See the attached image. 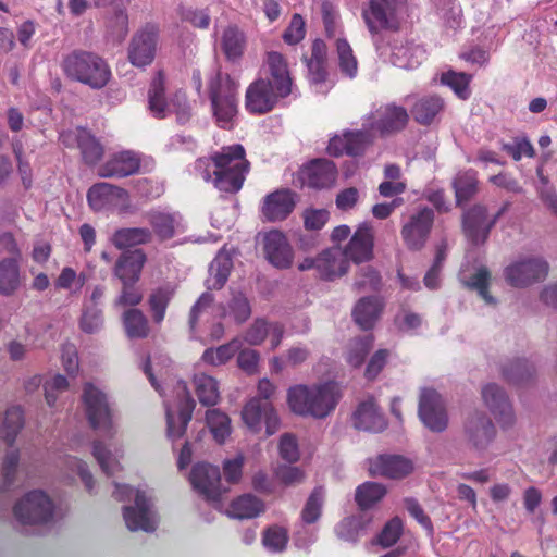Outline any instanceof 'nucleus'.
Returning a JSON list of instances; mask_svg holds the SVG:
<instances>
[{"mask_svg": "<svg viewBox=\"0 0 557 557\" xmlns=\"http://www.w3.org/2000/svg\"><path fill=\"white\" fill-rule=\"evenodd\" d=\"M249 162L245 158L242 145L223 147L211 159L199 158L195 163V172L205 182H212L221 191L235 194L243 187Z\"/></svg>", "mask_w": 557, "mask_h": 557, "instance_id": "1", "label": "nucleus"}, {"mask_svg": "<svg viewBox=\"0 0 557 557\" xmlns=\"http://www.w3.org/2000/svg\"><path fill=\"white\" fill-rule=\"evenodd\" d=\"M341 397L338 385L332 381L312 386L299 384L288 389L287 404L297 416L324 419L335 410Z\"/></svg>", "mask_w": 557, "mask_h": 557, "instance_id": "2", "label": "nucleus"}, {"mask_svg": "<svg viewBox=\"0 0 557 557\" xmlns=\"http://www.w3.org/2000/svg\"><path fill=\"white\" fill-rule=\"evenodd\" d=\"M62 70L69 78L95 89L104 87L111 76L107 62L98 54L85 50L69 53L62 61Z\"/></svg>", "mask_w": 557, "mask_h": 557, "instance_id": "3", "label": "nucleus"}, {"mask_svg": "<svg viewBox=\"0 0 557 557\" xmlns=\"http://www.w3.org/2000/svg\"><path fill=\"white\" fill-rule=\"evenodd\" d=\"M409 17L408 0H369L368 7L362 10V18L373 36L382 29L399 32Z\"/></svg>", "mask_w": 557, "mask_h": 557, "instance_id": "4", "label": "nucleus"}, {"mask_svg": "<svg viewBox=\"0 0 557 557\" xmlns=\"http://www.w3.org/2000/svg\"><path fill=\"white\" fill-rule=\"evenodd\" d=\"M260 78L250 84L246 91V108L252 113H265L276 103L278 83V54L268 52L267 60L260 70Z\"/></svg>", "mask_w": 557, "mask_h": 557, "instance_id": "5", "label": "nucleus"}, {"mask_svg": "<svg viewBox=\"0 0 557 557\" xmlns=\"http://www.w3.org/2000/svg\"><path fill=\"white\" fill-rule=\"evenodd\" d=\"M113 496L117 500L131 499L134 496V505L125 506L123 518L131 531L153 532L158 527V515L150 496L145 491H134L128 485L115 484Z\"/></svg>", "mask_w": 557, "mask_h": 557, "instance_id": "6", "label": "nucleus"}, {"mask_svg": "<svg viewBox=\"0 0 557 557\" xmlns=\"http://www.w3.org/2000/svg\"><path fill=\"white\" fill-rule=\"evenodd\" d=\"M237 90L238 83L220 71L209 83L213 115L221 127H227L237 113Z\"/></svg>", "mask_w": 557, "mask_h": 557, "instance_id": "7", "label": "nucleus"}, {"mask_svg": "<svg viewBox=\"0 0 557 557\" xmlns=\"http://www.w3.org/2000/svg\"><path fill=\"white\" fill-rule=\"evenodd\" d=\"M82 403L89 425L94 430L102 431L108 437H113L116 433V424L106 393L94 384L87 383L83 388Z\"/></svg>", "mask_w": 557, "mask_h": 557, "instance_id": "8", "label": "nucleus"}, {"mask_svg": "<svg viewBox=\"0 0 557 557\" xmlns=\"http://www.w3.org/2000/svg\"><path fill=\"white\" fill-rule=\"evenodd\" d=\"M175 388L177 405L165 406L166 433L171 441H176L185 434L196 406L185 382L178 381Z\"/></svg>", "mask_w": 557, "mask_h": 557, "instance_id": "9", "label": "nucleus"}, {"mask_svg": "<svg viewBox=\"0 0 557 557\" xmlns=\"http://www.w3.org/2000/svg\"><path fill=\"white\" fill-rule=\"evenodd\" d=\"M418 416L425 428L442 433L448 426V414L441 394L432 387L420 392Z\"/></svg>", "mask_w": 557, "mask_h": 557, "instance_id": "10", "label": "nucleus"}, {"mask_svg": "<svg viewBox=\"0 0 557 557\" xmlns=\"http://www.w3.org/2000/svg\"><path fill=\"white\" fill-rule=\"evenodd\" d=\"M549 265L539 257L523 258L512 262L504 270L506 282L513 287H527L544 281L548 275Z\"/></svg>", "mask_w": 557, "mask_h": 557, "instance_id": "11", "label": "nucleus"}, {"mask_svg": "<svg viewBox=\"0 0 557 557\" xmlns=\"http://www.w3.org/2000/svg\"><path fill=\"white\" fill-rule=\"evenodd\" d=\"M434 219V211L428 207L409 215L400 230L403 242L409 250L419 251L426 245Z\"/></svg>", "mask_w": 557, "mask_h": 557, "instance_id": "12", "label": "nucleus"}, {"mask_svg": "<svg viewBox=\"0 0 557 557\" xmlns=\"http://www.w3.org/2000/svg\"><path fill=\"white\" fill-rule=\"evenodd\" d=\"M373 124L367 122L363 124L362 129L347 131L342 136L331 138L327 151L334 157H341L343 154L351 157L362 156L368 147L373 144Z\"/></svg>", "mask_w": 557, "mask_h": 557, "instance_id": "13", "label": "nucleus"}, {"mask_svg": "<svg viewBox=\"0 0 557 557\" xmlns=\"http://www.w3.org/2000/svg\"><path fill=\"white\" fill-rule=\"evenodd\" d=\"M53 515V504L42 491L27 493L14 507V516L24 524L47 522Z\"/></svg>", "mask_w": 557, "mask_h": 557, "instance_id": "14", "label": "nucleus"}, {"mask_svg": "<svg viewBox=\"0 0 557 557\" xmlns=\"http://www.w3.org/2000/svg\"><path fill=\"white\" fill-rule=\"evenodd\" d=\"M189 482L199 495L214 506L226 492L221 484L220 469L209 463L195 465L189 474Z\"/></svg>", "mask_w": 557, "mask_h": 557, "instance_id": "15", "label": "nucleus"}, {"mask_svg": "<svg viewBox=\"0 0 557 557\" xmlns=\"http://www.w3.org/2000/svg\"><path fill=\"white\" fill-rule=\"evenodd\" d=\"M87 200L91 209L95 211H126L131 206L128 193L125 189L109 183H98L92 185L87 193Z\"/></svg>", "mask_w": 557, "mask_h": 557, "instance_id": "16", "label": "nucleus"}, {"mask_svg": "<svg viewBox=\"0 0 557 557\" xmlns=\"http://www.w3.org/2000/svg\"><path fill=\"white\" fill-rule=\"evenodd\" d=\"M159 39L158 28L147 26L134 35L128 47V59L137 67L152 63Z\"/></svg>", "mask_w": 557, "mask_h": 557, "instance_id": "17", "label": "nucleus"}, {"mask_svg": "<svg viewBox=\"0 0 557 557\" xmlns=\"http://www.w3.org/2000/svg\"><path fill=\"white\" fill-rule=\"evenodd\" d=\"M462 232L472 245L484 244L493 226H490L487 208L484 205L475 203L465 210L461 218Z\"/></svg>", "mask_w": 557, "mask_h": 557, "instance_id": "18", "label": "nucleus"}, {"mask_svg": "<svg viewBox=\"0 0 557 557\" xmlns=\"http://www.w3.org/2000/svg\"><path fill=\"white\" fill-rule=\"evenodd\" d=\"M463 431L468 445L475 450L486 449L496 434L492 420L485 413L479 411L467 418Z\"/></svg>", "mask_w": 557, "mask_h": 557, "instance_id": "19", "label": "nucleus"}, {"mask_svg": "<svg viewBox=\"0 0 557 557\" xmlns=\"http://www.w3.org/2000/svg\"><path fill=\"white\" fill-rule=\"evenodd\" d=\"M374 234L369 223H362L358 226L349 243L345 246L342 253L346 260L354 263L368 262L373 258Z\"/></svg>", "mask_w": 557, "mask_h": 557, "instance_id": "20", "label": "nucleus"}, {"mask_svg": "<svg viewBox=\"0 0 557 557\" xmlns=\"http://www.w3.org/2000/svg\"><path fill=\"white\" fill-rule=\"evenodd\" d=\"M369 470L372 476L401 480L413 472L414 465L401 455H380L371 461Z\"/></svg>", "mask_w": 557, "mask_h": 557, "instance_id": "21", "label": "nucleus"}, {"mask_svg": "<svg viewBox=\"0 0 557 557\" xmlns=\"http://www.w3.org/2000/svg\"><path fill=\"white\" fill-rule=\"evenodd\" d=\"M379 117L368 116L369 124H373V131L376 129L381 135H389L403 131L408 122L409 114L406 108L389 103L379 110Z\"/></svg>", "mask_w": 557, "mask_h": 557, "instance_id": "22", "label": "nucleus"}, {"mask_svg": "<svg viewBox=\"0 0 557 557\" xmlns=\"http://www.w3.org/2000/svg\"><path fill=\"white\" fill-rule=\"evenodd\" d=\"M388 44L391 46L389 60L393 65L399 69H414L421 63L424 57L425 51L419 45H416L407 38L393 36Z\"/></svg>", "mask_w": 557, "mask_h": 557, "instance_id": "23", "label": "nucleus"}, {"mask_svg": "<svg viewBox=\"0 0 557 557\" xmlns=\"http://www.w3.org/2000/svg\"><path fill=\"white\" fill-rule=\"evenodd\" d=\"M242 418L245 424L252 430H257L261 421H264L267 424V433L269 435L275 433L274 407L270 400H261L260 398L250 399L242 411Z\"/></svg>", "mask_w": 557, "mask_h": 557, "instance_id": "24", "label": "nucleus"}, {"mask_svg": "<svg viewBox=\"0 0 557 557\" xmlns=\"http://www.w3.org/2000/svg\"><path fill=\"white\" fill-rule=\"evenodd\" d=\"M482 397L496 420L503 426L513 423V411L505 391L497 384H487L482 389Z\"/></svg>", "mask_w": 557, "mask_h": 557, "instance_id": "25", "label": "nucleus"}, {"mask_svg": "<svg viewBox=\"0 0 557 557\" xmlns=\"http://www.w3.org/2000/svg\"><path fill=\"white\" fill-rule=\"evenodd\" d=\"M301 175L306 184L311 188H329L336 181L337 169L334 162L330 160L317 159L302 169Z\"/></svg>", "mask_w": 557, "mask_h": 557, "instance_id": "26", "label": "nucleus"}, {"mask_svg": "<svg viewBox=\"0 0 557 557\" xmlns=\"http://www.w3.org/2000/svg\"><path fill=\"white\" fill-rule=\"evenodd\" d=\"M60 138L65 146H72L76 143L84 161L88 164L97 163L103 154L102 146L84 128L63 132Z\"/></svg>", "mask_w": 557, "mask_h": 557, "instance_id": "27", "label": "nucleus"}, {"mask_svg": "<svg viewBox=\"0 0 557 557\" xmlns=\"http://www.w3.org/2000/svg\"><path fill=\"white\" fill-rule=\"evenodd\" d=\"M146 220L154 234L162 240L172 238L176 232L183 230V220L180 213L166 209H154L146 213Z\"/></svg>", "mask_w": 557, "mask_h": 557, "instance_id": "28", "label": "nucleus"}, {"mask_svg": "<svg viewBox=\"0 0 557 557\" xmlns=\"http://www.w3.org/2000/svg\"><path fill=\"white\" fill-rule=\"evenodd\" d=\"M349 262L339 248L323 250L317 258V271L322 280L333 281L348 272Z\"/></svg>", "mask_w": 557, "mask_h": 557, "instance_id": "29", "label": "nucleus"}, {"mask_svg": "<svg viewBox=\"0 0 557 557\" xmlns=\"http://www.w3.org/2000/svg\"><path fill=\"white\" fill-rule=\"evenodd\" d=\"M352 422L356 429L368 432H381L386 428V422L372 398L358 405Z\"/></svg>", "mask_w": 557, "mask_h": 557, "instance_id": "30", "label": "nucleus"}, {"mask_svg": "<svg viewBox=\"0 0 557 557\" xmlns=\"http://www.w3.org/2000/svg\"><path fill=\"white\" fill-rule=\"evenodd\" d=\"M219 45L225 59L235 63L244 55L247 38L245 33L236 25H228L222 30Z\"/></svg>", "mask_w": 557, "mask_h": 557, "instance_id": "31", "label": "nucleus"}, {"mask_svg": "<svg viewBox=\"0 0 557 557\" xmlns=\"http://www.w3.org/2000/svg\"><path fill=\"white\" fill-rule=\"evenodd\" d=\"M146 260V255L140 249L125 252L117 259L114 274L122 283H136L140 277Z\"/></svg>", "mask_w": 557, "mask_h": 557, "instance_id": "32", "label": "nucleus"}, {"mask_svg": "<svg viewBox=\"0 0 557 557\" xmlns=\"http://www.w3.org/2000/svg\"><path fill=\"white\" fill-rule=\"evenodd\" d=\"M139 159L132 151H123L113 156L99 170L102 177H125L136 173L139 169Z\"/></svg>", "mask_w": 557, "mask_h": 557, "instance_id": "33", "label": "nucleus"}, {"mask_svg": "<svg viewBox=\"0 0 557 557\" xmlns=\"http://www.w3.org/2000/svg\"><path fill=\"white\" fill-rule=\"evenodd\" d=\"M384 304L379 297L368 296L358 300L352 310L356 324L364 330H371L379 320Z\"/></svg>", "mask_w": 557, "mask_h": 557, "instance_id": "34", "label": "nucleus"}, {"mask_svg": "<svg viewBox=\"0 0 557 557\" xmlns=\"http://www.w3.org/2000/svg\"><path fill=\"white\" fill-rule=\"evenodd\" d=\"M445 109V101L437 95H428L419 98L411 108L413 120L423 126L431 125L435 117Z\"/></svg>", "mask_w": 557, "mask_h": 557, "instance_id": "35", "label": "nucleus"}, {"mask_svg": "<svg viewBox=\"0 0 557 557\" xmlns=\"http://www.w3.org/2000/svg\"><path fill=\"white\" fill-rule=\"evenodd\" d=\"M91 453L101 470L107 475H113L122 470L120 460L123 457V450L121 447L116 446L114 447V450H112L103 441L95 440L92 442Z\"/></svg>", "mask_w": 557, "mask_h": 557, "instance_id": "36", "label": "nucleus"}, {"mask_svg": "<svg viewBox=\"0 0 557 557\" xmlns=\"http://www.w3.org/2000/svg\"><path fill=\"white\" fill-rule=\"evenodd\" d=\"M164 77L161 72L152 79L148 91L149 111L154 117L164 119L171 113V99L168 101L164 96Z\"/></svg>", "mask_w": 557, "mask_h": 557, "instance_id": "37", "label": "nucleus"}, {"mask_svg": "<svg viewBox=\"0 0 557 557\" xmlns=\"http://www.w3.org/2000/svg\"><path fill=\"white\" fill-rule=\"evenodd\" d=\"M233 263L230 255L221 250L209 268V277L206 281L208 289H221L226 283Z\"/></svg>", "mask_w": 557, "mask_h": 557, "instance_id": "38", "label": "nucleus"}, {"mask_svg": "<svg viewBox=\"0 0 557 557\" xmlns=\"http://www.w3.org/2000/svg\"><path fill=\"white\" fill-rule=\"evenodd\" d=\"M263 503L251 494L234 499L227 509V516L235 519H251L263 511Z\"/></svg>", "mask_w": 557, "mask_h": 557, "instance_id": "39", "label": "nucleus"}, {"mask_svg": "<svg viewBox=\"0 0 557 557\" xmlns=\"http://www.w3.org/2000/svg\"><path fill=\"white\" fill-rule=\"evenodd\" d=\"M152 232L146 227H125L114 232L111 237L112 244L124 249L151 242Z\"/></svg>", "mask_w": 557, "mask_h": 557, "instance_id": "40", "label": "nucleus"}, {"mask_svg": "<svg viewBox=\"0 0 557 557\" xmlns=\"http://www.w3.org/2000/svg\"><path fill=\"white\" fill-rule=\"evenodd\" d=\"M195 393L203 406H214L220 399V389L216 380L205 373H197L193 379Z\"/></svg>", "mask_w": 557, "mask_h": 557, "instance_id": "41", "label": "nucleus"}, {"mask_svg": "<svg viewBox=\"0 0 557 557\" xmlns=\"http://www.w3.org/2000/svg\"><path fill=\"white\" fill-rule=\"evenodd\" d=\"M205 419L213 440L218 444H224L232 433L230 417L220 409H208Z\"/></svg>", "mask_w": 557, "mask_h": 557, "instance_id": "42", "label": "nucleus"}, {"mask_svg": "<svg viewBox=\"0 0 557 557\" xmlns=\"http://www.w3.org/2000/svg\"><path fill=\"white\" fill-rule=\"evenodd\" d=\"M20 285V267L16 258H7L0 261V294L12 295Z\"/></svg>", "mask_w": 557, "mask_h": 557, "instance_id": "43", "label": "nucleus"}, {"mask_svg": "<svg viewBox=\"0 0 557 557\" xmlns=\"http://www.w3.org/2000/svg\"><path fill=\"white\" fill-rule=\"evenodd\" d=\"M126 336L131 339L146 338L150 327L147 318L139 309H128L122 315Z\"/></svg>", "mask_w": 557, "mask_h": 557, "instance_id": "44", "label": "nucleus"}, {"mask_svg": "<svg viewBox=\"0 0 557 557\" xmlns=\"http://www.w3.org/2000/svg\"><path fill=\"white\" fill-rule=\"evenodd\" d=\"M478 184L479 181L474 171H466L455 177L453 188L458 207L469 201L478 193Z\"/></svg>", "mask_w": 557, "mask_h": 557, "instance_id": "45", "label": "nucleus"}, {"mask_svg": "<svg viewBox=\"0 0 557 557\" xmlns=\"http://www.w3.org/2000/svg\"><path fill=\"white\" fill-rule=\"evenodd\" d=\"M174 296V288L170 285L159 287L151 292L148 304L152 320L156 324H160L165 317L168 305Z\"/></svg>", "mask_w": 557, "mask_h": 557, "instance_id": "46", "label": "nucleus"}, {"mask_svg": "<svg viewBox=\"0 0 557 557\" xmlns=\"http://www.w3.org/2000/svg\"><path fill=\"white\" fill-rule=\"evenodd\" d=\"M385 494L386 488L383 484L366 482L357 487L355 500L360 509L366 510L379 503Z\"/></svg>", "mask_w": 557, "mask_h": 557, "instance_id": "47", "label": "nucleus"}, {"mask_svg": "<svg viewBox=\"0 0 557 557\" xmlns=\"http://www.w3.org/2000/svg\"><path fill=\"white\" fill-rule=\"evenodd\" d=\"M242 345L243 342L239 338H234L218 348H208L202 354V360L212 366L223 364L240 350Z\"/></svg>", "mask_w": 557, "mask_h": 557, "instance_id": "48", "label": "nucleus"}, {"mask_svg": "<svg viewBox=\"0 0 557 557\" xmlns=\"http://www.w3.org/2000/svg\"><path fill=\"white\" fill-rule=\"evenodd\" d=\"M324 499V488L322 486L314 487L301 510V520L304 523L312 524L320 519Z\"/></svg>", "mask_w": 557, "mask_h": 557, "instance_id": "49", "label": "nucleus"}, {"mask_svg": "<svg viewBox=\"0 0 557 557\" xmlns=\"http://www.w3.org/2000/svg\"><path fill=\"white\" fill-rule=\"evenodd\" d=\"M336 51L341 72L349 78L356 77L358 73V61L352 48L345 38L336 40Z\"/></svg>", "mask_w": 557, "mask_h": 557, "instance_id": "50", "label": "nucleus"}, {"mask_svg": "<svg viewBox=\"0 0 557 557\" xmlns=\"http://www.w3.org/2000/svg\"><path fill=\"white\" fill-rule=\"evenodd\" d=\"M472 75L465 72L447 71L442 74L441 82L449 86L459 99L467 100L470 95Z\"/></svg>", "mask_w": 557, "mask_h": 557, "instance_id": "51", "label": "nucleus"}, {"mask_svg": "<svg viewBox=\"0 0 557 557\" xmlns=\"http://www.w3.org/2000/svg\"><path fill=\"white\" fill-rule=\"evenodd\" d=\"M404 523L399 517H393L389 519L372 541L373 544L381 546L382 548H389L394 546L400 536L403 535Z\"/></svg>", "mask_w": 557, "mask_h": 557, "instance_id": "52", "label": "nucleus"}, {"mask_svg": "<svg viewBox=\"0 0 557 557\" xmlns=\"http://www.w3.org/2000/svg\"><path fill=\"white\" fill-rule=\"evenodd\" d=\"M534 374L533 366L524 359H516L503 368L504 379L511 384H523Z\"/></svg>", "mask_w": 557, "mask_h": 557, "instance_id": "53", "label": "nucleus"}, {"mask_svg": "<svg viewBox=\"0 0 557 557\" xmlns=\"http://www.w3.org/2000/svg\"><path fill=\"white\" fill-rule=\"evenodd\" d=\"M373 341L374 338L372 335L354 338L349 343L346 357L347 362L354 368H359L372 349Z\"/></svg>", "mask_w": 557, "mask_h": 557, "instance_id": "54", "label": "nucleus"}, {"mask_svg": "<svg viewBox=\"0 0 557 557\" xmlns=\"http://www.w3.org/2000/svg\"><path fill=\"white\" fill-rule=\"evenodd\" d=\"M257 245L262 250L265 259L274 267H278V231L273 228L259 232Z\"/></svg>", "mask_w": 557, "mask_h": 557, "instance_id": "55", "label": "nucleus"}, {"mask_svg": "<svg viewBox=\"0 0 557 557\" xmlns=\"http://www.w3.org/2000/svg\"><path fill=\"white\" fill-rule=\"evenodd\" d=\"M23 411L20 407H12L7 410L0 433L9 445L14 442L17 433L23 428Z\"/></svg>", "mask_w": 557, "mask_h": 557, "instance_id": "56", "label": "nucleus"}, {"mask_svg": "<svg viewBox=\"0 0 557 557\" xmlns=\"http://www.w3.org/2000/svg\"><path fill=\"white\" fill-rule=\"evenodd\" d=\"M491 273L487 268H480L468 281H465L467 288L476 290L486 304H495V299L491 296L490 287Z\"/></svg>", "mask_w": 557, "mask_h": 557, "instance_id": "57", "label": "nucleus"}, {"mask_svg": "<svg viewBox=\"0 0 557 557\" xmlns=\"http://www.w3.org/2000/svg\"><path fill=\"white\" fill-rule=\"evenodd\" d=\"M103 324L102 311L98 307L84 306L79 321L83 332L92 334L98 332Z\"/></svg>", "mask_w": 557, "mask_h": 557, "instance_id": "58", "label": "nucleus"}, {"mask_svg": "<svg viewBox=\"0 0 557 557\" xmlns=\"http://www.w3.org/2000/svg\"><path fill=\"white\" fill-rule=\"evenodd\" d=\"M502 149L510 154L515 161H520L522 156L535 157L534 147L527 137H516L513 144L504 143Z\"/></svg>", "mask_w": 557, "mask_h": 557, "instance_id": "59", "label": "nucleus"}, {"mask_svg": "<svg viewBox=\"0 0 557 557\" xmlns=\"http://www.w3.org/2000/svg\"><path fill=\"white\" fill-rule=\"evenodd\" d=\"M228 308V313L238 323L245 322L251 314L249 301L240 292H233Z\"/></svg>", "mask_w": 557, "mask_h": 557, "instance_id": "60", "label": "nucleus"}, {"mask_svg": "<svg viewBox=\"0 0 557 557\" xmlns=\"http://www.w3.org/2000/svg\"><path fill=\"white\" fill-rule=\"evenodd\" d=\"M44 388L48 406L53 407L55 406L59 394L69 388V382L63 375L55 374L45 382Z\"/></svg>", "mask_w": 557, "mask_h": 557, "instance_id": "61", "label": "nucleus"}, {"mask_svg": "<svg viewBox=\"0 0 557 557\" xmlns=\"http://www.w3.org/2000/svg\"><path fill=\"white\" fill-rule=\"evenodd\" d=\"M64 467L69 471L76 472L84 483L85 488L89 492L92 491L95 481L85 461L76 457L69 456L64 460Z\"/></svg>", "mask_w": 557, "mask_h": 557, "instance_id": "62", "label": "nucleus"}, {"mask_svg": "<svg viewBox=\"0 0 557 557\" xmlns=\"http://www.w3.org/2000/svg\"><path fill=\"white\" fill-rule=\"evenodd\" d=\"M405 507L409 515L417 520V522L428 531L430 535L434 532V527L431 518L424 512L419 502L413 497H406L404 499Z\"/></svg>", "mask_w": 557, "mask_h": 557, "instance_id": "63", "label": "nucleus"}, {"mask_svg": "<svg viewBox=\"0 0 557 557\" xmlns=\"http://www.w3.org/2000/svg\"><path fill=\"white\" fill-rule=\"evenodd\" d=\"M306 34V24L300 14H294L287 29L283 34V39L289 45L301 41Z\"/></svg>", "mask_w": 557, "mask_h": 557, "instance_id": "64", "label": "nucleus"}]
</instances>
